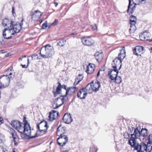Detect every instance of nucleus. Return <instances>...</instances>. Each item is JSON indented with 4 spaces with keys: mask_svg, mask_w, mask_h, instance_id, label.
<instances>
[{
    "mask_svg": "<svg viewBox=\"0 0 152 152\" xmlns=\"http://www.w3.org/2000/svg\"><path fill=\"white\" fill-rule=\"evenodd\" d=\"M134 144L131 146L137 152H151L152 151V141H148L146 144L143 142L139 143L134 141Z\"/></svg>",
    "mask_w": 152,
    "mask_h": 152,
    "instance_id": "nucleus-1",
    "label": "nucleus"
},
{
    "mask_svg": "<svg viewBox=\"0 0 152 152\" xmlns=\"http://www.w3.org/2000/svg\"><path fill=\"white\" fill-rule=\"evenodd\" d=\"M22 25L18 24L14 25V27L12 25L8 28H5L2 31V35L5 39H11L13 35L18 33L21 29Z\"/></svg>",
    "mask_w": 152,
    "mask_h": 152,
    "instance_id": "nucleus-2",
    "label": "nucleus"
},
{
    "mask_svg": "<svg viewBox=\"0 0 152 152\" xmlns=\"http://www.w3.org/2000/svg\"><path fill=\"white\" fill-rule=\"evenodd\" d=\"M148 134V131L146 128H142L141 131L140 129L137 127L134 129V133L131 134V137L128 141V144L132 146L133 144H134V141H135L136 142H138L137 140V139L138 138L141 136L143 137L146 136Z\"/></svg>",
    "mask_w": 152,
    "mask_h": 152,
    "instance_id": "nucleus-3",
    "label": "nucleus"
},
{
    "mask_svg": "<svg viewBox=\"0 0 152 152\" xmlns=\"http://www.w3.org/2000/svg\"><path fill=\"white\" fill-rule=\"evenodd\" d=\"M54 52L53 47L49 45H47L42 47L40 51L39 54L43 58H48L51 57Z\"/></svg>",
    "mask_w": 152,
    "mask_h": 152,
    "instance_id": "nucleus-4",
    "label": "nucleus"
},
{
    "mask_svg": "<svg viewBox=\"0 0 152 152\" xmlns=\"http://www.w3.org/2000/svg\"><path fill=\"white\" fill-rule=\"evenodd\" d=\"M24 128L23 129V131L20 132L22 133L24 132V134H21V136L23 139H31L37 137V136L35 135L34 136H30L31 134V129L29 124L27 123L26 122L24 124Z\"/></svg>",
    "mask_w": 152,
    "mask_h": 152,
    "instance_id": "nucleus-5",
    "label": "nucleus"
},
{
    "mask_svg": "<svg viewBox=\"0 0 152 152\" xmlns=\"http://www.w3.org/2000/svg\"><path fill=\"white\" fill-rule=\"evenodd\" d=\"M120 53L118 54V56L113 60V63H117L118 60H119L120 61L119 64H120V66L119 69H120L122 66V63L123 60L126 57V51L125 47L123 46L121 50H120Z\"/></svg>",
    "mask_w": 152,
    "mask_h": 152,
    "instance_id": "nucleus-6",
    "label": "nucleus"
},
{
    "mask_svg": "<svg viewBox=\"0 0 152 152\" xmlns=\"http://www.w3.org/2000/svg\"><path fill=\"white\" fill-rule=\"evenodd\" d=\"M129 2L127 12L129 15H131L133 13L136 7V5L140 3V0H133L132 3V0H129Z\"/></svg>",
    "mask_w": 152,
    "mask_h": 152,
    "instance_id": "nucleus-7",
    "label": "nucleus"
},
{
    "mask_svg": "<svg viewBox=\"0 0 152 152\" xmlns=\"http://www.w3.org/2000/svg\"><path fill=\"white\" fill-rule=\"evenodd\" d=\"M65 99L64 96H61L60 97L53 99V107L54 109H57L61 106L64 103Z\"/></svg>",
    "mask_w": 152,
    "mask_h": 152,
    "instance_id": "nucleus-8",
    "label": "nucleus"
},
{
    "mask_svg": "<svg viewBox=\"0 0 152 152\" xmlns=\"http://www.w3.org/2000/svg\"><path fill=\"white\" fill-rule=\"evenodd\" d=\"M94 81L93 80L90 83L88 84L85 88L81 89L80 93L78 94V96H80V93L83 92L84 90H85L86 92L89 94L92 93L93 91H95V83H94Z\"/></svg>",
    "mask_w": 152,
    "mask_h": 152,
    "instance_id": "nucleus-9",
    "label": "nucleus"
},
{
    "mask_svg": "<svg viewBox=\"0 0 152 152\" xmlns=\"http://www.w3.org/2000/svg\"><path fill=\"white\" fill-rule=\"evenodd\" d=\"M10 81V77L7 75L0 76V89L8 86Z\"/></svg>",
    "mask_w": 152,
    "mask_h": 152,
    "instance_id": "nucleus-10",
    "label": "nucleus"
},
{
    "mask_svg": "<svg viewBox=\"0 0 152 152\" xmlns=\"http://www.w3.org/2000/svg\"><path fill=\"white\" fill-rule=\"evenodd\" d=\"M12 126L19 132L23 131V129L24 128V124L18 121H12L11 123Z\"/></svg>",
    "mask_w": 152,
    "mask_h": 152,
    "instance_id": "nucleus-11",
    "label": "nucleus"
},
{
    "mask_svg": "<svg viewBox=\"0 0 152 152\" xmlns=\"http://www.w3.org/2000/svg\"><path fill=\"white\" fill-rule=\"evenodd\" d=\"M83 44L87 46H91L94 43V37H85L81 38Z\"/></svg>",
    "mask_w": 152,
    "mask_h": 152,
    "instance_id": "nucleus-12",
    "label": "nucleus"
},
{
    "mask_svg": "<svg viewBox=\"0 0 152 152\" xmlns=\"http://www.w3.org/2000/svg\"><path fill=\"white\" fill-rule=\"evenodd\" d=\"M112 67L113 68V69H110L108 72V75L109 76V78H110L112 80H115V75L113 74L112 75V73L113 71L115 72L116 74H118L119 73V69H117V65L115 63H113L112 64Z\"/></svg>",
    "mask_w": 152,
    "mask_h": 152,
    "instance_id": "nucleus-13",
    "label": "nucleus"
},
{
    "mask_svg": "<svg viewBox=\"0 0 152 152\" xmlns=\"http://www.w3.org/2000/svg\"><path fill=\"white\" fill-rule=\"evenodd\" d=\"M2 23L3 26L4 27L7 26V28L10 26L11 25L14 27V25H16L18 24L22 25L19 22H17L15 23L13 21L10 20L9 19L6 18H5L3 20Z\"/></svg>",
    "mask_w": 152,
    "mask_h": 152,
    "instance_id": "nucleus-14",
    "label": "nucleus"
},
{
    "mask_svg": "<svg viewBox=\"0 0 152 152\" xmlns=\"http://www.w3.org/2000/svg\"><path fill=\"white\" fill-rule=\"evenodd\" d=\"M68 137L65 135L60 136L57 139L58 144L60 146H63L67 142Z\"/></svg>",
    "mask_w": 152,
    "mask_h": 152,
    "instance_id": "nucleus-15",
    "label": "nucleus"
},
{
    "mask_svg": "<svg viewBox=\"0 0 152 152\" xmlns=\"http://www.w3.org/2000/svg\"><path fill=\"white\" fill-rule=\"evenodd\" d=\"M151 36V34L148 32H144L142 34L140 35V39L142 41L145 40L149 42H152V39H148Z\"/></svg>",
    "mask_w": 152,
    "mask_h": 152,
    "instance_id": "nucleus-16",
    "label": "nucleus"
},
{
    "mask_svg": "<svg viewBox=\"0 0 152 152\" xmlns=\"http://www.w3.org/2000/svg\"><path fill=\"white\" fill-rule=\"evenodd\" d=\"M58 85L56 88V90L55 91H53V93L54 95V96L56 97L58 94H60L61 91V88H63L66 91V90L67 88H66V86L65 85H61V83H58Z\"/></svg>",
    "mask_w": 152,
    "mask_h": 152,
    "instance_id": "nucleus-17",
    "label": "nucleus"
},
{
    "mask_svg": "<svg viewBox=\"0 0 152 152\" xmlns=\"http://www.w3.org/2000/svg\"><path fill=\"white\" fill-rule=\"evenodd\" d=\"M31 13L32 19L34 21L37 20L42 15V13L38 10H36L34 13Z\"/></svg>",
    "mask_w": 152,
    "mask_h": 152,
    "instance_id": "nucleus-18",
    "label": "nucleus"
},
{
    "mask_svg": "<svg viewBox=\"0 0 152 152\" xmlns=\"http://www.w3.org/2000/svg\"><path fill=\"white\" fill-rule=\"evenodd\" d=\"M144 48L141 46H137L133 49V54L137 56H138V53H142Z\"/></svg>",
    "mask_w": 152,
    "mask_h": 152,
    "instance_id": "nucleus-19",
    "label": "nucleus"
},
{
    "mask_svg": "<svg viewBox=\"0 0 152 152\" xmlns=\"http://www.w3.org/2000/svg\"><path fill=\"white\" fill-rule=\"evenodd\" d=\"M63 120L64 123L67 124L70 123L73 121L71 115L68 113H66L64 115Z\"/></svg>",
    "mask_w": 152,
    "mask_h": 152,
    "instance_id": "nucleus-20",
    "label": "nucleus"
},
{
    "mask_svg": "<svg viewBox=\"0 0 152 152\" xmlns=\"http://www.w3.org/2000/svg\"><path fill=\"white\" fill-rule=\"evenodd\" d=\"M52 112L50 113L49 116V120L51 121L56 119L58 117L59 114L58 112L54 110H52Z\"/></svg>",
    "mask_w": 152,
    "mask_h": 152,
    "instance_id": "nucleus-21",
    "label": "nucleus"
},
{
    "mask_svg": "<svg viewBox=\"0 0 152 152\" xmlns=\"http://www.w3.org/2000/svg\"><path fill=\"white\" fill-rule=\"evenodd\" d=\"M66 128L65 127L59 126L58 128L57 131V134L58 136L64 135V134L66 132Z\"/></svg>",
    "mask_w": 152,
    "mask_h": 152,
    "instance_id": "nucleus-22",
    "label": "nucleus"
},
{
    "mask_svg": "<svg viewBox=\"0 0 152 152\" xmlns=\"http://www.w3.org/2000/svg\"><path fill=\"white\" fill-rule=\"evenodd\" d=\"M136 23V20L129 19V23L130 24L129 30L131 33L134 32V31L136 30V28L135 25Z\"/></svg>",
    "mask_w": 152,
    "mask_h": 152,
    "instance_id": "nucleus-23",
    "label": "nucleus"
},
{
    "mask_svg": "<svg viewBox=\"0 0 152 152\" xmlns=\"http://www.w3.org/2000/svg\"><path fill=\"white\" fill-rule=\"evenodd\" d=\"M103 58V55L102 50L96 52V59L99 63L101 62Z\"/></svg>",
    "mask_w": 152,
    "mask_h": 152,
    "instance_id": "nucleus-24",
    "label": "nucleus"
},
{
    "mask_svg": "<svg viewBox=\"0 0 152 152\" xmlns=\"http://www.w3.org/2000/svg\"><path fill=\"white\" fill-rule=\"evenodd\" d=\"M37 126L38 129H45L46 128H48V123L45 121H41L39 124H37Z\"/></svg>",
    "mask_w": 152,
    "mask_h": 152,
    "instance_id": "nucleus-25",
    "label": "nucleus"
},
{
    "mask_svg": "<svg viewBox=\"0 0 152 152\" xmlns=\"http://www.w3.org/2000/svg\"><path fill=\"white\" fill-rule=\"evenodd\" d=\"M10 132L11 134L13 139V141L15 144V139H18V136L15 132V131L12 128H10Z\"/></svg>",
    "mask_w": 152,
    "mask_h": 152,
    "instance_id": "nucleus-26",
    "label": "nucleus"
},
{
    "mask_svg": "<svg viewBox=\"0 0 152 152\" xmlns=\"http://www.w3.org/2000/svg\"><path fill=\"white\" fill-rule=\"evenodd\" d=\"M81 91V89L80 90L79 92L77 94V96L78 98L81 99H84L86 98V97L87 94V93L86 92V90H84L83 92H81L80 94V95L78 96V94L80 93V91Z\"/></svg>",
    "mask_w": 152,
    "mask_h": 152,
    "instance_id": "nucleus-27",
    "label": "nucleus"
},
{
    "mask_svg": "<svg viewBox=\"0 0 152 152\" xmlns=\"http://www.w3.org/2000/svg\"><path fill=\"white\" fill-rule=\"evenodd\" d=\"M78 88L77 87H71V88H67V90H66V95H65L64 96H66L68 94V93L69 91L70 92H72V93H74L76 89H77Z\"/></svg>",
    "mask_w": 152,
    "mask_h": 152,
    "instance_id": "nucleus-28",
    "label": "nucleus"
},
{
    "mask_svg": "<svg viewBox=\"0 0 152 152\" xmlns=\"http://www.w3.org/2000/svg\"><path fill=\"white\" fill-rule=\"evenodd\" d=\"M12 67H10L5 72V75H3L2 76L7 75L8 77H9V75H11L12 74Z\"/></svg>",
    "mask_w": 152,
    "mask_h": 152,
    "instance_id": "nucleus-29",
    "label": "nucleus"
},
{
    "mask_svg": "<svg viewBox=\"0 0 152 152\" xmlns=\"http://www.w3.org/2000/svg\"><path fill=\"white\" fill-rule=\"evenodd\" d=\"M115 75V83L117 84H120L122 82V79L120 76H118V74H114Z\"/></svg>",
    "mask_w": 152,
    "mask_h": 152,
    "instance_id": "nucleus-30",
    "label": "nucleus"
},
{
    "mask_svg": "<svg viewBox=\"0 0 152 152\" xmlns=\"http://www.w3.org/2000/svg\"><path fill=\"white\" fill-rule=\"evenodd\" d=\"M83 76L82 74H79L76 78V81H77V84H78L83 79Z\"/></svg>",
    "mask_w": 152,
    "mask_h": 152,
    "instance_id": "nucleus-31",
    "label": "nucleus"
},
{
    "mask_svg": "<svg viewBox=\"0 0 152 152\" xmlns=\"http://www.w3.org/2000/svg\"><path fill=\"white\" fill-rule=\"evenodd\" d=\"M66 40L63 39H61L57 43V45L60 46H63L66 42Z\"/></svg>",
    "mask_w": 152,
    "mask_h": 152,
    "instance_id": "nucleus-32",
    "label": "nucleus"
},
{
    "mask_svg": "<svg viewBox=\"0 0 152 152\" xmlns=\"http://www.w3.org/2000/svg\"><path fill=\"white\" fill-rule=\"evenodd\" d=\"M100 86V83L98 80H96V92L99 90Z\"/></svg>",
    "mask_w": 152,
    "mask_h": 152,
    "instance_id": "nucleus-33",
    "label": "nucleus"
},
{
    "mask_svg": "<svg viewBox=\"0 0 152 152\" xmlns=\"http://www.w3.org/2000/svg\"><path fill=\"white\" fill-rule=\"evenodd\" d=\"M94 68L89 67L87 66L86 72L88 74L93 73L94 70Z\"/></svg>",
    "mask_w": 152,
    "mask_h": 152,
    "instance_id": "nucleus-34",
    "label": "nucleus"
},
{
    "mask_svg": "<svg viewBox=\"0 0 152 152\" xmlns=\"http://www.w3.org/2000/svg\"><path fill=\"white\" fill-rule=\"evenodd\" d=\"M48 22L47 21H46L45 22L43 23L42 25V28L43 29H45L48 27Z\"/></svg>",
    "mask_w": 152,
    "mask_h": 152,
    "instance_id": "nucleus-35",
    "label": "nucleus"
},
{
    "mask_svg": "<svg viewBox=\"0 0 152 152\" xmlns=\"http://www.w3.org/2000/svg\"><path fill=\"white\" fill-rule=\"evenodd\" d=\"M31 57L32 60H37L39 58L38 55L37 54L33 55L31 56Z\"/></svg>",
    "mask_w": 152,
    "mask_h": 152,
    "instance_id": "nucleus-36",
    "label": "nucleus"
},
{
    "mask_svg": "<svg viewBox=\"0 0 152 152\" xmlns=\"http://www.w3.org/2000/svg\"><path fill=\"white\" fill-rule=\"evenodd\" d=\"M134 129V127L132 126H128V131L129 132L132 133Z\"/></svg>",
    "mask_w": 152,
    "mask_h": 152,
    "instance_id": "nucleus-37",
    "label": "nucleus"
},
{
    "mask_svg": "<svg viewBox=\"0 0 152 152\" xmlns=\"http://www.w3.org/2000/svg\"><path fill=\"white\" fill-rule=\"evenodd\" d=\"M27 61H28V64L27 65H26L25 64H24V65L21 64V65H22L23 68H27L28 65L30 64L29 60L28 58L27 59Z\"/></svg>",
    "mask_w": 152,
    "mask_h": 152,
    "instance_id": "nucleus-38",
    "label": "nucleus"
},
{
    "mask_svg": "<svg viewBox=\"0 0 152 152\" xmlns=\"http://www.w3.org/2000/svg\"><path fill=\"white\" fill-rule=\"evenodd\" d=\"M47 129V128H46L45 129H39V131L41 133H45Z\"/></svg>",
    "mask_w": 152,
    "mask_h": 152,
    "instance_id": "nucleus-39",
    "label": "nucleus"
},
{
    "mask_svg": "<svg viewBox=\"0 0 152 152\" xmlns=\"http://www.w3.org/2000/svg\"><path fill=\"white\" fill-rule=\"evenodd\" d=\"M124 137L126 139H129L130 137V134L128 133H125L124 134Z\"/></svg>",
    "mask_w": 152,
    "mask_h": 152,
    "instance_id": "nucleus-40",
    "label": "nucleus"
},
{
    "mask_svg": "<svg viewBox=\"0 0 152 152\" xmlns=\"http://www.w3.org/2000/svg\"><path fill=\"white\" fill-rule=\"evenodd\" d=\"M130 19H132V20H137V18L134 15H131L129 17Z\"/></svg>",
    "mask_w": 152,
    "mask_h": 152,
    "instance_id": "nucleus-41",
    "label": "nucleus"
},
{
    "mask_svg": "<svg viewBox=\"0 0 152 152\" xmlns=\"http://www.w3.org/2000/svg\"><path fill=\"white\" fill-rule=\"evenodd\" d=\"M58 22V20L57 19H56L51 24V25L54 26H56Z\"/></svg>",
    "mask_w": 152,
    "mask_h": 152,
    "instance_id": "nucleus-42",
    "label": "nucleus"
},
{
    "mask_svg": "<svg viewBox=\"0 0 152 152\" xmlns=\"http://www.w3.org/2000/svg\"><path fill=\"white\" fill-rule=\"evenodd\" d=\"M105 65L104 64L102 67L101 69H100L99 70H100V71H104L105 70Z\"/></svg>",
    "mask_w": 152,
    "mask_h": 152,
    "instance_id": "nucleus-43",
    "label": "nucleus"
},
{
    "mask_svg": "<svg viewBox=\"0 0 152 152\" xmlns=\"http://www.w3.org/2000/svg\"><path fill=\"white\" fill-rule=\"evenodd\" d=\"M90 152H95V148L91 147L90 148Z\"/></svg>",
    "mask_w": 152,
    "mask_h": 152,
    "instance_id": "nucleus-44",
    "label": "nucleus"
},
{
    "mask_svg": "<svg viewBox=\"0 0 152 152\" xmlns=\"http://www.w3.org/2000/svg\"><path fill=\"white\" fill-rule=\"evenodd\" d=\"M87 66L89 67L94 68V65L90 64Z\"/></svg>",
    "mask_w": 152,
    "mask_h": 152,
    "instance_id": "nucleus-45",
    "label": "nucleus"
},
{
    "mask_svg": "<svg viewBox=\"0 0 152 152\" xmlns=\"http://www.w3.org/2000/svg\"><path fill=\"white\" fill-rule=\"evenodd\" d=\"M6 52V51L4 50H2L0 51V52L1 53H5Z\"/></svg>",
    "mask_w": 152,
    "mask_h": 152,
    "instance_id": "nucleus-46",
    "label": "nucleus"
},
{
    "mask_svg": "<svg viewBox=\"0 0 152 152\" xmlns=\"http://www.w3.org/2000/svg\"><path fill=\"white\" fill-rule=\"evenodd\" d=\"M3 119L1 117H0V122L1 123V124L3 123Z\"/></svg>",
    "mask_w": 152,
    "mask_h": 152,
    "instance_id": "nucleus-47",
    "label": "nucleus"
},
{
    "mask_svg": "<svg viewBox=\"0 0 152 152\" xmlns=\"http://www.w3.org/2000/svg\"><path fill=\"white\" fill-rule=\"evenodd\" d=\"M100 70H99L97 74V77H98L100 75Z\"/></svg>",
    "mask_w": 152,
    "mask_h": 152,
    "instance_id": "nucleus-48",
    "label": "nucleus"
},
{
    "mask_svg": "<svg viewBox=\"0 0 152 152\" xmlns=\"http://www.w3.org/2000/svg\"><path fill=\"white\" fill-rule=\"evenodd\" d=\"M145 0H140V3H145Z\"/></svg>",
    "mask_w": 152,
    "mask_h": 152,
    "instance_id": "nucleus-49",
    "label": "nucleus"
},
{
    "mask_svg": "<svg viewBox=\"0 0 152 152\" xmlns=\"http://www.w3.org/2000/svg\"><path fill=\"white\" fill-rule=\"evenodd\" d=\"M12 152H18L17 150L15 148L13 149Z\"/></svg>",
    "mask_w": 152,
    "mask_h": 152,
    "instance_id": "nucleus-50",
    "label": "nucleus"
},
{
    "mask_svg": "<svg viewBox=\"0 0 152 152\" xmlns=\"http://www.w3.org/2000/svg\"><path fill=\"white\" fill-rule=\"evenodd\" d=\"M91 28H92V29L93 30H95V28H94V27L93 26H91Z\"/></svg>",
    "mask_w": 152,
    "mask_h": 152,
    "instance_id": "nucleus-51",
    "label": "nucleus"
},
{
    "mask_svg": "<svg viewBox=\"0 0 152 152\" xmlns=\"http://www.w3.org/2000/svg\"><path fill=\"white\" fill-rule=\"evenodd\" d=\"M77 81H76V79H75V81L74 83V85L75 86H76L77 84Z\"/></svg>",
    "mask_w": 152,
    "mask_h": 152,
    "instance_id": "nucleus-52",
    "label": "nucleus"
},
{
    "mask_svg": "<svg viewBox=\"0 0 152 152\" xmlns=\"http://www.w3.org/2000/svg\"><path fill=\"white\" fill-rule=\"evenodd\" d=\"M55 6L56 7L58 5V3L57 2H55Z\"/></svg>",
    "mask_w": 152,
    "mask_h": 152,
    "instance_id": "nucleus-53",
    "label": "nucleus"
},
{
    "mask_svg": "<svg viewBox=\"0 0 152 152\" xmlns=\"http://www.w3.org/2000/svg\"><path fill=\"white\" fill-rule=\"evenodd\" d=\"M51 25H51H51H48V28H50V27L51 26Z\"/></svg>",
    "mask_w": 152,
    "mask_h": 152,
    "instance_id": "nucleus-54",
    "label": "nucleus"
},
{
    "mask_svg": "<svg viewBox=\"0 0 152 152\" xmlns=\"http://www.w3.org/2000/svg\"><path fill=\"white\" fill-rule=\"evenodd\" d=\"M22 58H20L19 59V60L20 61H22Z\"/></svg>",
    "mask_w": 152,
    "mask_h": 152,
    "instance_id": "nucleus-55",
    "label": "nucleus"
},
{
    "mask_svg": "<svg viewBox=\"0 0 152 152\" xmlns=\"http://www.w3.org/2000/svg\"><path fill=\"white\" fill-rule=\"evenodd\" d=\"M42 21V20H39V23H41Z\"/></svg>",
    "mask_w": 152,
    "mask_h": 152,
    "instance_id": "nucleus-56",
    "label": "nucleus"
},
{
    "mask_svg": "<svg viewBox=\"0 0 152 152\" xmlns=\"http://www.w3.org/2000/svg\"><path fill=\"white\" fill-rule=\"evenodd\" d=\"M95 28H96V30H97V27L96 26V27H95Z\"/></svg>",
    "mask_w": 152,
    "mask_h": 152,
    "instance_id": "nucleus-57",
    "label": "nucleus"
},
{
    "mask_svg": "<svg viewBox=\"0 0 152 152\" xmlns=\"http://www.w3.org/2000/svg\"><path fill=\"white\" fill-rule=\"evenodd\" d=\"M64 152H68V151L67 150H65L64 151Z\"/></svg>",
    "mask_w": 152,
    "mask_h": 152,
    "instance_id": "nucleus-58",
    "label": "nucleus"
},
{
    "mask_svg": "<svg viewBox=\"0 0 152 152\" xmlns=\"http://www.w3.org/2000/svg\"><path fill=\"white\" fill-rule=\"evenodd\" d=\"M26 56H23V58H26Z\"/></svg>",
    "mask_w": 152,
    "mask_h": 152,
    "instance_id": "nucleus-59",
    "label": "nucleus"
},
{
    "mask_svg": "<svg viewBox=\"0 0 152 152\" xmlns=\"http://www.w3.org/2000/svg\"><path fill=\"white\" fill-rule=\"evenodd\" d=\"M75 34L74 33H72L71 34V35H75Z\"/></svg>",
    "mask_w": 152,
    "mask_h": 152,
    "instance_id": "nucleus-60",
    "label": "nucleus"
},
{
    "mask_svg": "<svg viewBox=\"0 0 152 152\" xmlns=\"http://www.w3.org/2000/svg\"><path fill=\"white\" fill-rule=\"evenodd\" d=\"M15 145H17L18 144V143L17 142H15Z\"/></svg>",
    "mask_w": 152,
    "mask_h": 152,
    "instance_id": "nucleus-61",
    "label": "nucleus"
},
{
    "mask_svg": "<svg viewBox=\"0 0 152 152\" xmlns=\"http://www.w3.org/2000/svg\"><path fill=\"white\" fill-rule=\"evenodd\" d=\"M141 56V54H138V56Z\"/></svg>",
    "mask_w": 152,
    "mask_h": 152,
    "instance_id": "nucleus-62",
    "label": "nucleus"
},
{
    "mask_svg": "<svg viewBox=\"0 0 152 152\" xmlns=\"http://www.w3.org/2000/svg\"><path fill=\"white\" fill-rule=\"evenodd\" d=\"M97 149H96V151L95 152H96L97 151Z\"/></svg>",
    "mask_w": 152,
    "mask_h": 152,
    "instance_id": "nucleus-63",
    "label": "nucleus"
},
{
    "mask_svg": "<svg viewBox=\"0 0 152 152\" xmlns=\"http://www.w3.org/2000/svg\"><path fill=\"white\" fill-rule=\"evenodd\" d=\"M151 50L152 52V47L151 48Z\"/></svg>",
    "mask_w": 152,
    "mask_h": 152,
    "instance_id": "nucleus-64",
    "label": "nucleus"
}]
</instances>
